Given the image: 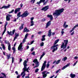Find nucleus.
Wrapping results in <instances>:
<instances>
[{
	"label": "nucleus",
	"instance_id": "1",
	"mask_svg": "<svg viewBox=\"0 0 78 78\" xmlns=\"http://www.w3.org/2000/svg\"><path fill=\"white\" fill-rule=\"evenodd\" d=\"M27 61L26 60H25L23 62V64L24 66V67L23 68V72H22L21 74V75H23L22 76V77L23 78H24V77L25 76L26 74H25V72L26 71H27V72H29V71L28 70L29 67H28L27 68Z\"/></svg>",
	"mask_w": 78,
	"mask_h": 78
},
{
	"label": "nucleus",
	"instance_id": "2",
	"mask_svg": "<svg viewBox=\"0 0 78 78\" xmlns=\"http://www.w3.org/2000/svg\"><path fill=\"white\" fill-rule=\"evenodd\" d=\"M59 41V39H58V40H55L54 43L53 44V46H52V47H51V49H53L52 50V52H54L55 51L57 50L58 49V48L57 47V46H58V44H56L58 43Z\"/></svg>",
	"mask_w": 78,
	"mask_h": 78
},
{
	"label": "nucleus",
	"instance_id": "3",
	"mask_svg": "<svg viewBox=\"0 0 78 78\" xmlns=\"http://www.w3.org/2000/svg\"><path fill=\"white\" fill-rule=\"evenodd\" d=\"M64 10V9H61L58 10H56L55 11V12H54L53 13V15L54 16H58L61 15V13L63 12Z\"/></svg>",
	"mask_w": 78,
	"mask_h": 78
},
{
	"label": "nucleus",
	"instance_id": "4",
	"mask_svg": "<svg viewBox=\"0 0 78 78\" xmlns=\"http://www.w3.org/2000/svg\"><path fill=\"white\" fill-rule=\"evenodd\" d=\"M64 41L65 44L63 42L62 43V45H61V48H63V49L66 48L68 43V40H64Z\"/></svg>",
	"mask_w": 78,
	"mask_h": 78
},
{
	"label": "nucleus",
	"instance_id": "5",
	"mask_svg": "<svg viewBox=\"0 0 78 78\" xmlns=\"http://www.w3.org/2000/svg\"><path fill=\"white\" fill-rule=\"evenodd\" d=\"M33 62L36 64V66H35L34 67V69L36 68V67H39V62L38 61V60L37 59H35L33 60Z\"/></svg>",
	"mask_w": 78,
	"mask_h": 78
},
{
	"label": "nucleus",
	"instance_id": "6",
	"mask_svg": "<svg viewBox=\"0 0 78 78\" xmlns=\"http://www.w3.org/2000/svg\"><path fill=\"white\" fill-rule=\"evenodd\" d=\"M47 72V71H44V72H42V73L43 75V78H46L47 76V74H49L50 73V72Z\"/></svg>",
	"mask_w": 78,
	"mask_h": 78
},
{
	"label": "nucleus",
	"instance_id": "7",
	"mask_svg": "<svg viewBox=\"0 0 78 78\" xmlns=\"http://www.w3.org/2000/svg\"><path fill=\"white\" fill-rule=\"evenodd\" d=\"M28 14H29V13H28V11L26 10L21 15L22 18H23L24 17H26V16H27Z\"/></svg>",
	"mask_w": 78,
	"mask_h": 78
},
{
	"label": "nucleus",
	"instance_id": "8",
	"mask_svg": "<svg viewBox=\"0 0 78 78\" xmlns=\"http://www.w3.org/2000/svg\"><path fill=\"white\" fill-rule=\"evenodd\" d=\"M45 0H40V1H39V2H37V4H41V2H44V3H43V5H45V4H47V2H48V0H47V1H46L45 2Z\"/></svg>",
	"mask_w": 78,
	"mask_h": 78
},
{
	"label": "nucleus",
	"instance_id": "9",
	"mask_svg": "<svg viewBox=\"0 0 78 78\" xmlns=\"http://www.w3.org/2000/svg\"><path fill=\"white\" fill-rule=\"evenodd\" d=\"M46 61H44V63L43 64V65L41 69V71H43L45 69L46 66Z\"/></svg>",
	"mask_w": 78,
	"mask_h": 78
},
{
	"label": "nucleus",
	"instance_id": "10",
	"mask_svg": "<svg viewBox=\"0 0 78 78\" xmlns=\"http://www.w3.org/2000/svg\"><path fill=\"white\" fill-rule=\"evenodd\" d=\"M16 31L15 30H12V31L9 32V31H7V33L9 35L12 36L14 35L15 32Z\"/></svg>",
	"mask_w": 78,
	"mask_h": 78
},
{
	"label": "nucleus",
	"instance_id": "11",
	"mask_svg": "<svg viewBox=\"0 0 78 78\" xmlns=\"http://www.w3.org/2000/svg\"><path fill=\"white\" fill-rule=\"evenodd\" d=\"M49 5H47L46 6H45V7H43L41 9L42 10H44V11H46L49 9Z\"/></svg>",
	"mask_w": 78,
	"mask_h": 78
},
{
	"label": "nucleus",
	"instance_id": "12",
	"mask_svg": "<svg viewBox=\"0 0 78 78\" xmlns=\"http://www.w3.org/2000/svg\"><path fill=\"white\" fill-rule=\"evenodd\" d=\"M22 47H23L22 43H21L19 45L18 48V50H23Z\"/></svg>",
	"mask_w": 78,
	"mask_h": 78
},
{
	"label": "nucleus",
	"instance_id": "13",
	"mask_svg": "<svg viewBox=\"0 0 78 78\" xmlns=\"http://www.w3.org/2000/svg\"><path fill=\"white\" fill-rule=\"evenodd\" d=\"M51 24V21H49L46 24V28H48V27H49L50 26Z\"/></svg>",
	"mask_w": 78,
	"mask_h": 78
},
{
	"label": "nucleus",
	"instance_id": "14",
	"mask_svg": "<svg viewBox=\"0 0 78 78\" xmlns=\"http://www.w3.org/2000/svg\"><path fill=\"white\" fill-rule=\"evenodd\" d=\"M76 27H78V24L76 25L75 26H74V27L73 28V29L71 30H70L69 32H72L76 28Z\"/></svg>",
	"mask_w": 78,
	"mask_h": 78
},
{
	"label": "nucleus",
	"instance_id": "15",
	"mask_svg": "<svg viewBox=\"0 0 78 78\" xmlns=\"http://www.w3.org/2000/svg\"><path fill=\"white\" fill-rule=\"evenodd\" d=\"M21 8H17V9H15V13H17V12H19L21 9Z\"/></svg>",
	"mask_w": 78,
	"mask_h": 78
},
{
	"label": "nucleus",
	"instance_id": "16",
	"mask_svg": "<svg viewBox=\"0 0 78 78\" xmlns=\"http://www.w3.org/2000/svg\"><path fill=\"white\" fill-rule=\"evenodd\" d=\"M47 17H48V18H50V20L51 21L53 20V17L52 15H48Z\"/></svg>",
	"mask_w": 78,
	"mask_h": 78
},
{
	"label": "nucleus",
	"instance_id": "17",
	"mask_svg": "<svg viewBox=\"0 0 78 78\" xmlns=\"http://www.w3.org/2000/svg\"><path fill=\"white\" fill-rule=\"evenodd\" d=\"M70 65V63L67 64L66 65V66H65L63 67H62V70H64V69H66V68H67V67H69Z\"/></svg>",
	"mask_w": 78,
	"mask_h": 78
},
{
	"label": "nucleus",
	"instance_id": "18",
	"mask_svg": "<svg viewBox=\"0 0 78 78\" xmlns=\"http://www.w3.org/2000/svg\"><path fill=\"white\" fill-rule=\"evenodd\" d=\"M10 6V5H4L1 7V9H3V8H5V9H7L9 8Z\"/></svg>",
	"mask_w": 78,
	"mask_h": 78
},
{
	"label": "nucleus",
	"instance_id": "19",
	"mask_svg": "<svg viewBox=\"0 0 78 78\" xmlns=\"http://www.w3.org/2000/svg\"><path fill=\"white\" fill-rule=\"evenodd\" d=\"M70 77L71 78H74L76 76V75L73 73H71L69 75Z\"/></svg>",
	"mask_w": 78,
	"mask_h": 78
},
{
	"label": "nucleus",
	"instance_id": "20",
	"mask_svg": "<svg viewBox=\"0 0 78 78\" xmlns=\"http://www.w3.org/2000/svg\"><path fill=\"white\" fill-rule=\"evenodd\" d=\"M66 21H65L64 23V24H63V27L65 29L66 28H67V27H68V25H66ZM66 25V26H65Z\"/></svg>",
	"mask_w": 78,
	"mask_h": 78
},
{
	"label": "nucleus",
	"instance_id": "21",
	"mask_svg": "<svg viewBox=\"0 0 78 78\" xmlns=\"http://www.w3.org/2000/svg\"><path fill=\"white\" fill-rule=\"evenodd\" d=\"M8 50H10L11 48V46L10 43H9V41H8Z\"/></svg>",
	"mask_w": 78,
	"mask_h": 78
},
{
	"label": "nucleus",
	"instance_id": "22",
	"mask_svg": "<svg viewBox=\"0 0 78 78\" xmlns=\"http://www.w3.org/2000/svg\"><path fill=\"white\" fill-rule=\"evenodd\" d=\"M34 22L33 21H31L30 22V26H33L34 24Z\"/></svg>",
	"mask_w": 78,
	"mask_h": 78
},
{
	"label": "nucleus",
	"instance_id": "23",
	"mask_svg": "<svg viewBox=\"0 0 78 78\" xmlns=\"http://www.w3.org/2000/svg\"><path fill=\"white\" fill-rule=\"evenodd\" d=\"M51 30H49L48 32V37H51Z\"/></svg>",
	"mask_w": 78,
	"mask_h": 78
},
{
	"label": "nucleus",
	"instance_id": "24",
	"mask_svg": "<svg viewBox=\"0 0 78 78\" xmlns=\"http://www.w3.org/2000/svg\"><path fill=\"white\" fill-rule=\"evenodd\" d=\"M6 20L7 21H10V18H9V15H8L6 16Z\"/></svg>",
	"mask_w": 78,
	"mask_h": 78
},
{
	"label": "nucleus",
	"instance_id": "25",
	"mask_svg": "<svg viewBox=\"0 0 78 78\" xmlns=\"http://www.w3.org/2000/svg\"><path fill=\"white\" fill-rule=\"evenodd\" d=\"M45 35H44L42 36V38L41 39V41H45Z\"/></svg>",
	"mask_w": 78,
	"mask_h": 78
},
{
	"label": "nucleus",
	"instance_id": "26",
	"mask_svg": "<svg viewBox=\"0 0 78 78\" xmlns=\"http://www.w3.org/2000/svg\"><path fill=\"white\" fill-rule=\"evenodd\" d=\"M23 25L24 24H22L21 26H20V27L19 28V30H22V29H23Z\"/></svg>",
	"mask_w": 78,
	"mask_h": 78
},
{
	"label": "nucleus",
	"instance_id": "27",
	"mask_svg": "<svg viewBox=\"0 0 78 78\" xmlns=\"http://www.w3.org/2000/svg\"><path fill=\"white\" fill-rule=\"evenodd\" d=\"M29 30L28 29H27V28H26V27H25V29H24V32H27H27H29Z\"/></svg>",
	"mask_w": 78,
	"mask_h": 78
},
{
	"label": "nucleus",
	"instance_id": "28",
	"mask_svg": "<svg viewBox=\"0 0 78 78\" xmlns=\"http://www.w3.org/2000/svg\"><path fill=\"white\" fill-rule=\"evenodd\" d=\"M20 14H21V12H19V13H17V16H18V18H19L21 16L22 17V15H20Z\"/></svg>",
	"mask_w": 78,
	"mask_h": 78
},
{
	"label": "nucleus",
	"instance_id": "29",
	"mask_svg": "<svg viewBox=\"0 0 78 78\" xmlns=\"http://www.w3.org/2000/svg\"><path fill=\"white\" fill-rule=\"evenodd\" d=\"M45 53L44 52L43 53V54L42 55L40 56V60H41V59H42V58H43V56L45 55Z\"/></svg>",
	"mask_w": 78,
	"mask_h": 78
},
{
	"label": "nucleus",
	"instance_id": "30",
	"mask_svg": "<svg viewBox=\"0 0 78 78\" xmlns=\"http://www.w3.org/2000/svg\"><path fill=\"white\" fill-rule=\"evenodd\" d=\"M11 55V54H9V55H7V59H10V57Z\"/></svg>",
	"mask_w": 78,
	"mask_h": 78
},
{
	"label": "nucleus",
	"instance_id": "31",
	"mask_svg": "<svg viewBox=\"0 0 78 78\" xmlns=\"http://www.w3.org/2000/svg\"><path fill=\"white\" fill-rule=\"evenodd\" d=\"M8 24V22H6V24L5 25V31H6V26H7Z\"/></svg>",
	"mask_w": 78,
	"mask_h": 78
},
{
	"label": "nucleus",
	"instance_id": "32",
	"mask_svg": "<svg viewBox=\"0 0 78 78\" xmlns=\"http://www.w3.org/2000/svg\"><path fill=\"white\" fill-rule=\"evenodd\" d=\"M67 57H66V56L62 59V61H65L66 59H67Z\"/></svg>",
	"mask_w": 78,
	"mask_h": 78
},
{
	"label": "nucleus",
	"instance_id": "33",
	"mask_svg": "<svg viewBox=\"0 0 78 78\" xmlns=\"http://www.w3.org/2000/svg\"><path fill=\"white\" fill-rule=\"evenodd\" d=\"M61 61V60L60 59H58V61H57L56 62V64H58Z\"/></svg>",
	"mask_w": 78,
	"mask_h": 78
},
{
	"label": "nucleus",
	"instance_id": "34",
	"mask_svg": "<svg viewBox=\"0 0 78 78\" xmlns=\"http://www.w3.org/2000/svg\"><path fill=\"white\" fill-rule=\"evenodd\" d=\"M12 50H13V53H14V52H15L16 51V48L15 47H14V46L12 48Z\"/></svg>",
	"mask_w": 78,
	"mask_h": 78
},
{
	"label": "nucleus",
	"instance_id": "35",
	"mask_svg": "<svg viewBox=\"0 0 78 78\" xmlns=\"http://www.w3.org/2000/svg\"><path fill=\"white\" fill-rule=\"evenodd\" d=\"M1 45L2 46V48L4 50H5V47L4 46V44H1Z\"/></svg>",
	"mask_w": 78,
	"mask_h": 78
},
{
	"label": "nucleus",
	"instance_id": "36",
	"mask_svg": "<svg viewBox=\"0 0 78 78\" xmlns=\"http://www.w3.org/2000/svg\"><path fill=\"white\" fill-rule=\"evenodd\" d=\"M28 35H29L28 34H26V35L25 36L26 40V39H27V37Z\"/></svg>",
	"mask_w": 78,
	"mask_h": 78
},
{
	"label": "nucleus",
	"instance_id": "37",
	"mask_svg": "<svg viewBox=\"0 0 78 78\" xmlns=\"http://www.w3.org/2000/svg\"><path fill=\"white\" fill-rule=\"evenodd\" d=\"M14 61V57H12V63H13Z\"/></svg>",
	"mask_w": 78,
	"mask_h": 78
},
{
	"label": "nucleus",
	"instance_id": "38",
	"mask_svg": "<svg viewBox=\"0 0 78 78\" xmlns=\"http://www.w3.org/2000/svg\"><path fill=\"white\" fill-rule=\"evenodd\" d=\"M4 41L5 42V44H8L9 41H8V40H5Z\"/></svg>",
	"mask_w": 78,
	"mask_h": 78
},
{
	"label": "nucleus",
	"instance_id": "39",
	"mask_svg": "<svg viewBox=\"0 0 78 78\" xmlns=\"http://www.w3.org/2000/svg\"><path fill=\"white\" fill-rule=\"evenodd\" d=\"M5 32H6V31H5V27H4V31H3V32L2 33V36H3V35L5 34Z\"/></svg>",
	"mask_w": 78,
	"mask_h": 78
},
{
	"label": "nucleus",
	"instance_id": "40",
	"mask_svg": "<svg viewBox=\"0 0 78 78\" xmlns=\"http://www.w3.org/2000/svg\"><path fill=\"white\" fill-rule=\"evenodd\" d=\"M39 69H36L35 70V72L36 73H37L38 72V71H39Z\"/></svg>",
	"mask_w": 78,
	"mask_h": 78
},
{
	"label": "nucleus",
	"instance_id": "41",
	"mask_svg": "<svg viewBox=\"0 0 78 78\" xmlns=\"http://www.w3.org/2000/svg\"><path fill=\"white\" fill-rule=\"evenodd\" d=\"M61 69H59L58 70H57V71H56L55 72L56 73H58V72H59V71H61Z\"/></svg>",
	"mask_w": 78,
	"mask_h": 78
},
{
	"label": "nucleus",
	"instance_id": "42",
	"mask_svg": "<svg viewBox=\"0 0 78 78\" xmlns=\"http://www.w3.org/2000/svg\"><path fill=\"white\" fill-rule=\"evenodd\" d=\"M14 9H13L11 12H9V13H12L13 12H14Z\"/></svg>",
	"mask_w": 78,
	"mask_h": 78
},
{
	"label": "nucleus",
	"instance_id": "43",
	"mask_svg": "<svg viewBox=\"0 0 78 78\" xmlns=\"http://www.w3.org/2000/svg\"><path fill=\"white\" fill-rule=\"evenodd\" d=\"M16 39H17L16 34H15V37H14V40H13L14 41H15Z\"/></svg>",
	"mask_w": 78,
	"mask_h": 78
},
{
	"label": "nucleus",
	"instance_id": "44",
	"mask_svg": "<svg viewBox=\"0 0 78 78\" xmlns=\"http://www.w3.org/2000/svg\"><path fill=\"white\" fill-rule=\"evenodd\" d=\"M45 20L46 19H45V18H43V19H42L41 21H42V22H44V21H45Z\"/></svg>",
	"mask_w": 78,
	"mask_h": 78
},
{
	"label": "nucleus",
	"instance_id": "45",
	"mask_svg": "<svg viewBox=\"0 0 78 78\" xmlns=\"http://www.w3.org/2000/svg\"><path fill=\"white\" fill-rule=\"evenodd\" d=\"M50 66V64H48H48L46 65V67L47 68H48V67H49Z\"/></svg>",
	"mask_w": 78,
	"mask_h": 78
},
{
	"label": "nucleus",
	"instance_id": "46",
	"mask_svg": "<svg viewBox=\"0 0 78 78\" xmlns=\"http://www.w3.org/2000/svg\"><path fill=\"white\" fill-rule=\"evenodd\" d=\"M26 37L25 36V38H24V39H23V43H24L26 41Z\"/></svg>",
	"mask_w": 78,
	"mask_h": 78
},
{
	"label": "nucleus",
	"instance_id": "47",
	"mask_svg": "<svg viewBox=\"0 0 78 78\" xmlns=\"http://www.w3.org/2000/svg\"><path fill=\"white\" fill-rule=\"evenodd\" d=\"M44 43L43 42H42V43H41V44H40L41 46H43L44 44Z\"/></svg>",
	"mask_w": 78,
	"mask_h": 78
},
{
	"label": "nucleus",
	"instance_id": "48",
	"mask_svg": "<svg viewBox=\"0 0 78 78\" xmlns=\"http://www.w3.org/2000/svg\"><path fill=\"white\" fill-rule=\"evenodd\" d=\"M64 1H68V3H69L71 1V0H64Z\"/></svg>",
	"mask_w": 78,
	"mask_h": 78
},
{
	"label": "nucleus",
	"instance_id": "49",
	"mask_svg": "<svg viewBox=\"0 0 78 78\" xmlns=\"http://www.w3.org/2000/svg\"><path fill=\"white\" fill-rule=\"evenodd\" d=\"M2 75H3L5 77V78L6 77V76L5 75V73H2Z\"/></svg>",
	"mask_w": 78,
	"mask_h": 78
},
{
	"label": "nucleus",
	"instance_id": "50",
	"mask_svg": "<svg viewBox=\"0 0 78 78\" xmlns=\"http://www.w3.org/2000/svg\"><path fill=\"white\" fill-rule=\"evenodd\" d=\"M77 61H76V62H75V63H74L73 65V66H76V64L77 63Z\"/></svg>",
	"mask_w": 78,
	"mask_h": 78
},
{
	"label": "nucleus",
	"instance_id": "51",
	"mask_svg": "<svg viewBox=\"0 0 78 78\" xmlns=\"http://www.w3.org/2000/svg\"><path fill=\"white\" fill-rule=\"evenodd\" d=\"M34 18L33 17H32V18H30L31 21H33Z\"/></svg>",
	"mask_w": 78,
	"mask_h": 78
},
{
	"label": "nucleus",
	"instance_id": "52",
	"mask_svg": "<svg viewBox=\"0 0 78 78\" xmlns=\"http://www.w3.org/2000/svg\"><path fill=\"white\" fill-rule=\"evenodd\" d=\"M31 54L33 55H35V51H33V52Z\"/></svg>",
	"mask_w": 78,
	"mask_h": 78
},
{
	"label": "nucleus",
	"instance_id": "53",
	"mask_svg": "<svg viewBox=\"0 0 78 78\" xmlns=\"http://www.w3.org/2000/svg\"><path fill=\"white\" fill-rule=\"evenodd\" d=\"M12 16V15H9V18H10L9 20H10V17H11Z\"/></svg>",
	"mask_w": 78,
	"mask_h": 78
},
{
	"label": "nucleus",
	"instance_id": "54",
	"mask_svg": "<svg viewBox=\"0 0 78 78\" xmlns=\"http://www.w3.org/2000/svg\"><path fill=\"white\" fill-rule=\"evenodd\" d=\"M16 39L17 38V37L19 36V34H16Z\"/></svg>",
	"mask_w": 78,
	"mask_h": 78
},
{
	"label": "nucleus",
	"instance_id": "55",
	"mask_svg": "<svg viewBox=\"0 0 78 78\" xmlns=\"http://www.w3.org/2000/svg\"><path fill=\"white\" fill-rule=\"evenodd\" d=\"M34 47H33L32 48L30 49V50L31 51H33L34 50Z\"/></svg>",
	"mask_w": 78,
	"mask_h": 78
},
{
	"label": "nucleus",
	"instance_id": "56",
	"mask_svg": "<svg viewBox=\"0 0 78 78\" xmlns=\"http://www.w3.org/2000/svg\"><path fill=\"white\" fill-rule=\"evenodd\" d=\"M61 33H62V35H63V34H64V31H62Z\"/></svg>",
	"mask_w": 78,
	"mask_h": 78
},
{
	"label": "nucleus",
	"instance_id": "57",
	"mask_svg": "<svg viewBox=\"0 0 78 78\" xmlns=\"http://www.w3.org/2000/svg\"><path fill=\"white\" fill-rule=\"evenodd\" d=\"M15 73H16V75H18V72H17V71H16V72H15Z\"/></svg>",
	"mask_w": 78,
	"mask_h": 78
},
{
	"label": "nucleus",
	"instance_id": "58",
	"mask_svg": "<svg viewBox=\"0 0 78 78\" xmlns=\"http://www.w3.org/2000/svg\"><path fill=\"white\" fill-rule=\"evenodd\" d=\"M20 75H18V76H17V78H20Z\"/></svg>",
	"mask_w": 78,
	"mask_h": 78
},
{
	"label": "nucleus",
	"instance_id": "59",
	"mask_svg": "<svg viewBox=\"0 0 78 78\" xmlns=\"http://www.w3.org/2000/svg\"><path fill=\"white\" fill-rule=\"evenodd\" d=\"M20 6H21V7H22L23 6V4H22V3L20 4Z\"/></svg>",
	"mask_w": 78,
	"mask_h": 78
},
{
	"label": "nucleus",
	"instance_id": "60",
	"mask_svg": "<svg viewBox=\"0 0 78 78\" xmlns=\"http://www.w3.org/2000/svg\"><path fill=\"white\" fill-rule=\"evenodd\" d=\"M35 1V0H31V2H33V3H34Z\"/></svg>",
	"mask_w": 78,
	"mask_h": 78
},
{
	"label": "nucleus",
	"instance_id": "61",
	"mask_svg": "<svg viewBox=\"0 0 78 78\" xmlns=\"http://www.w3.org/2000/svg\"><path fill=\"white\" fill-rule=\"evenodd\" d=\"M0 42L2 44H3V41L1 40H0Z\"/></svg>",
	"mask_w": 78,
	"mask_h": 78
},
{
	"label": "nucleus",
	"instance_id": "62",
	"mask_svg": "<svg viewBox=\"0 0 78 78\" xmlns=\"http://www.w3.org/2000/svg\"><path fill=\"white\" fill-rule=\"evenodd\" d=\"M54 76H55V75H53V76H51L50 78H53Z\"/></svg>",
	"mask_w": 78,
	"mask_h": 78
},
{
	"label": "nucleus",
	"instance_id": "63",
	"mask_svg": "<svg viewBox=\"0 0 78 78\" xmlns=\"http://www.w3.org/2000/svg\"><path fill=\"white\" fill-rule=\"evenodd\" d=\"M74 34V31L71 34V35H73Z\"/></svg>",
	"mask_w": 78,
	"mask_h": 78
},
{
	"label": "nucleus",
	"instance_id": "64",
	"mask_svg": "<svg viewBox=\"0 0 78 78\" xmlns=\"http://www.w3.org/2000/svg\"><path fill=\"white\" fill-rule=\"evenodd\" d=\"M34 41H31L30 44H33V43H34Z\"/></svg>",
	"mask_w": 78,
	"mask_h": 78
}]
</instances>
